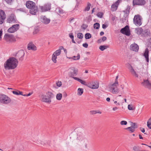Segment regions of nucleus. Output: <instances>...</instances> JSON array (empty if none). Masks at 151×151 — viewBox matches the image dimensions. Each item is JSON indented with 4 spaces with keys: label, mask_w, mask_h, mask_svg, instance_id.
Segmentation results:
<instances>
[{
    "label": "nucleus",
    "mask_w": 151,
    "mask_h": 151,
    "mask_svg": "<svg viewBox=\"0 0 151 151\" xmlns=\"http://www.w3.org/2000/svg\"><path fill=\"white\" fill-rule=\"evenodd\" d=\"M4 39L9 43L14 42L16 41V39L13 35L9 34H6L4 36Z\"/></svg>",
    "instance_id": "6"
},
{
    "label": "nucleus",
    "mask_w": 151,
    "mask_h": 151,
    "mask_svg": "<svg viewBox=\"0 0 151 151\" xmlns=\"http://www.w3.org/2000/svg\"><path fill=\"white\" fill-rule=\"evenodd\" d=\"M119 84L113 83L112 84H109L108 85L109 91L113 94H117L119 92V90L118 86Z\"/></svg>",
    "instance_id": "4"
},
{
    "label": "nucleus",
    "mask_w": 151,
    "mask_h": 151,
    "mask_svg": "<svg viewBox=\"0 0 151 151\" xmlns=\"http://www.w3.org/2000/svg\"><path fill=\"white\" fill-rule=\"evenodd\" d=\"M40 21L45 24H48L50 22V19L45 16H42L40 18Z\"/></svg>",
    "instance_id": "16"
},
{
    "label": "nucleus",
    "mask_w": 151,
    "mask_h": 151,
    "mask_svg": "<svg viewBox=\"0 0 151 151\" xmlns=\"http://www.w3.org/2000/svg\"><path fill=\"white\" fill-rule=\"evenodd\" d=\"M97 42L98 43H101V42L103 41H102L101 39H100L98 40Z\"/></svg>",
    "instance_id": "60"
},
{
    "label": "nucleus",
    "mask_w": 151,
    "mask_h": 151,
    "mask_svg": "<svg viewBox=\"0 0 151 151\" xmlns=\"http://www.w3.org/2000/svg\"><path fill=\"white\" fill-rule=\"evenodd\" d=\"M103 15V14L101 12H99L97 14V16L99 17L102 18Z\"/></svg>",
    "instance_id": "47"
},
{
    "label": "nucleus",
    "mask_w": 151,
    "mask_h": 151,
    "mask_svg": "<svg viewBox=\"0 0 151 151\" xmlns=\"http://www.w3.org/2000/svg\"><path fill=\"white\" fill-rule=\"evenodd\" d=\"M147 126L150 129H151V123H148V122H147Z\"/></svg>",
    "instance_id": "50"
},
{
    "label": "nucleus",
    "mask_w": 151,
    "mask_h": 151,
    "mask_svg": "<svg viewBox=\"0 0 151 151\" xmlns=\"http://www.w3.org/2000/svg\"><path fill=\"white\" fill-rule=\"evenodd\" d=\"M90 113L92 114H96V110L91 111H90Z\"/></svg>",
    "instance_id": "52"
},
{
    "label": "nucleus",
    "mask_w": 151,
    "mask_h": 151,
    "mask_svg": "<svg viewBox=\"0 0 151 151\" xmlns=\"http://www.w3.org/2000/svg\"><path fill=\"white\" fill-rule=\"evenodd\" d=\"M146 3L145 0H133V4L134 5H144Z\"/></svg>",
    "instance_id": "18"
},
{
    "label": "nucleus",
    "mask_w": 151,
    "mask_h": 151,
    "mask_svg": "<svg viewBox=\"0 0 151 151\" xmlns=\"http://www.w3.org/2000/svg\"><path fill=\"white\" fill-rule=\"evenodd\" d=\"M40 30L37 27L35 28V30L33 32V34L34 35L37 34L40 31Z\"/></svg>",
    "instance_id": "39"
},
{
    "label": "nucleus",
    "mask_w": 151,
    "mask_h": 151,
    "mask_svg": "<svg viewBox=\"0 0 151 151\" xmlns=\"http://www.w3.org/2000/svg\"><path fill=\"white\" fill-rule=\"evenodd\" d=\"M83 92V89L82 88H79L78 89L77 94L78 95H81Z\"/></svg>",
    "instance_id": "30"
},
{
    "label": "nucleus",
    "mask_w": 151,
    "mask_h": 151,
    "mask_svg": "<svg viewBox=\"0 0 151 151\" xmlns=\"http://www.w3.org/2000/svg\"><path fill=\"white\" fill-rule=\"evenodd\" d=\"M80 56L79 54H77V56H74L72 57H70L69 58L70 59H73L74 60H78L80 59Z\"/></svg>",
    "instance_id": "27"
},
{
    "label": "nucleus",
    "mask_w": 151,
    "mask_h": 151,
    "mask_svg": "<svg viewBox=\"0 0 151 151\" xmlns=\"http://www.w3.org/2000/svg\"><path fill=\"white\" fill-rule=\"evenodd\" d=\"M139 129L143 133H144L145 132V129L142 127H140L139 128Z\"/></svg>",
    "instance_id": "56"
},
{
    "label": "nucleus",
    "mask_w": 151,
    "mask_h": 151,
    "mask_svg": "<svg viewBox=\"0 0 151 151\" xmlns=\"http://www.w3.org/2000/svg\"><path fill=\"white\" fill-rule=\"evenodd\" d=\"M137 33L138 35H140L143 32V29L141 28H139L136 29Z\"/></svg>",
    "instance_id": "33"
},
{
    "label": "nucleus",
    "mask_w": 151,
    "mask_h": 151,
    "mask_svg": "<svg viewBox=\"0 0 151 151\" xmlns=\"http://www.w3.org/2000/svg\"><path fill=\"white\" fill-rule=\"evenodd\" d=\"M78 37L80 39H82L83 37V35L82 33H79L78 34Z\"/></svg>",
    "instance_id": "45"
},
{
    "label": "nucleus",
    "mask_w": 151,
    "mask_h": 151,
    "mask_svg": "<svg viewBox=\"0 0 151 151\" xmlns=\"http://www.w3.org/2000/svg\"><path fill=\"white\" fill-rule=\"evenodd\" d=\"M74 79L78 81L80 83H81L82 84L84 85H86V82L85 81H83L82 80L78 78H74Z\"/></svg>",
    "instance_id": "26"
},
{
    "label": "nucleus",
    "mask_w": 151,
    "mask_h": 151,
    "mask_svg": "<svg viewBox=\"0 0 151 151\" xmlns=\"http://www.w3.org/2000/svg\"><path fill=\"white\" fill-rule=\"evenodd\" d=\"M104 34V33L103 32H101L100 33V35L101 36H102Z\"/></svg>",
    "instance_id": "63"
},
{
    "label": "nucleus",
    "mask_w": 151,
    "mask_h": 151,
    "mask_svg": "<svg viewBox=\"0 0 151 151\" xmlns=\"http://www.w3.org/2000/svg\"><path fill=\"white\" fill-rule=\"evenodd\" d=\"M18 62L17 60L14 58H11L8 59L4 64L5 69H13L17 66Z\"/></svg>",
    "instance_id": "2"
},
{
    "label": "nucleus",
    "mask_w": 151,
    "mask_h": 151,
    "mask_svg": "<svg viewBox=\"0 0 151 151\" xmlns=\"http://www.w3.org/2000/svg\"><path fill=\"white\" fill-rule=\"evenodd\" d=\"M118 109V108L117 107H114L113 108V110H114V111H116V110H117V109Z\"/></svg>",
    "instance_id": "62"
},
{
    "label": "nucleus",
    "mask_w": 151,
    "mask_h": 151,
    "mask_svg": "<svg viewBox=\"0 0 151 151\" xmlns=\"http://www.w3.org/2000/svg\"><path fill=\"white\" fill-rule=\"evenodd\" d=\"M56 84L58 87H60L62 85V83L61 81H58L56 82Z\"/></svg>",
    "instance_id": "48"
},
{
    "label": "nucleus",
    "mask_w": 151,
    "mask_h": 151,
    "mask_svg": "<svg viewBox=\"0 0 151 151\" xmlns=\"http://www.w3.org/2000/svg\"><path fill=\"white\" fill-rule=\"evenodd\" d=\"M12 92L14 94L16 95H22V92L18 91H13Z\"/></svg>",
    "instance_id": "32"
},
{
    "label": "nucleus",
    "mask_w": 151,
    "mask_h": 151,
    "mask_svg": "<svg viewBox=\"0 0 151 151\" xmlns=\"http://www.w3.org/2000/svg\"><path fill=\"white\" fill-rule=\"evenodd\" d=\"M57 57L54 54H52V61L55 63H56L57 62L56 59Z\"/></svg>",
    "instance_id": "35"
},
{
    "label": "nucleus",
    "mask_w": 151,
    "mask_h": 151,
    "mask_svg": "<svg viewBox=\"0 0 151 151\" xmlns=\"http://www.w3.org/2000/svg\"><path fill=\"white\" fill-rule=\"evenodd\" d=\"M8 4L11 5L14 0H4Z\"/></svg>",
    "instance_id": "42"
},
{
    "label": "nucleus",
    "mask_w": 151,
    "mask_h": 151,
    "mask_svg": "<svg viewBox=\"0 0 151 151\" xmlns=\"http://www.w3.org/2000/svg\"><path fill=\"white\" fill-rule=\"evenodd\" d=\"M94 28L96 29H98L100 27V24L98 23H96L94 24Z\"/></svg>",
    "instance_id": "36"
},
{
    "label": "nucleus",
    "mask_w": 151,
    "mask_h": 151,
    "mask_svg": "<svg viewBox=\"0 0 151 151\" xmlns=\"http://www.w3.org/2000/svg\"><path fill=\"white\" fill-rule=\"evenodd\" d=\"M24 52L23 50H20L18 51L16 55V58H19V60L22 61L23 60Z\"/></svg>",
    "instance_id": "15"
},
{
    "label": "nucleus",
    "mask_w": 151,
    "mask_h": 151,
    "mask_svg": "<svg viewBox=\"0 0 151 151\" xmlns=\"http://www.w3.org/2000/svg\"><path fill=\"white\" fill-rule=\"evenodd\" d=\"M26 7L30 9L29 13L32 15H36L38 11V8L36 6L35 3L32 1H27L25 3Z\"/></svg>",
    "instance_id": "3"
},
{
    "label": "nucleus",
    "mask_w": 151,
    "mask_h": 151,
    "mask_svg": "<svg viewBox=\"0 0 151 151\" xmlns=\"http://www.w3.org/2000/svg\"><path fill=\"white\" fill-rule=\"evenodd\" d=\"M88 45L87 43H83V46L86 48H87Z\"/></svg>",
    "instance_id": "55"
},
{
    "label": "nucleus",
    "mask_w": 151,
    "mask_h": 151,
    "mask_svg": "<svg viewBox=\"0 0 151 151\" xmlns=\"http://www.w3.org/2000/svg\"><path fill=\"white\" fill-rule=\"evenodd\" d=\"M143 55L145 58L147 62H149V50L148 48L146 49Z\"/></svg>",
    "instance_id": "24"
},
{
    "label": "nucleus",
    "mask_w": 151,
    "mask_h": 151,
    "mask_svg": "<svg viewBox=\"0 0 151 151\" xmlns=\"http://www.w3.org/2000/svg\"><path fill=\"white\" fill-rule=\"evenodd\" d=\"M62 95L61 93H58L56 95V99L58 100H60L62 98Z\"/></svg>",
    "instance_id": "37"
},
{
    "label": "nucleus",
    "mask_w": 151,
    "mask_h": 151,
    "mask_svg": "<svg viewBox=\"0 0 151 151\" xmlns=\"http://www.w3.org/2000/svg\"><path fill=\"white\" fill-rule=\"evenodd\" d=\"M56 11L58 14H62L65 12L64 11L60 8H57L56 9Z\"/></svg>",
    "instance_id": "28"
},
{
    "label": "nucleus",
    "mask_w": 151,
    "mask_h": 151,
    "mask_svg": "<svg viewBox=\"0 0 151 151\" xmlns=\"http://www.w3.org/2000/svg\"><path fill=\"white\" fill-rule=\"evenodd\" d=\"M141 84L145 88L148 89L151 88V83L148 80H144L141 83Z\"/></svg>",
    "instance_id": "14"
},
{
    "label": "nucleus",
    "mask_w": 151,
    "mask_h": 151,
    "mask_svg": "<svg viewBox=\"0 0 151 151\" xmlns=\"http://www.w3.org/2000/svg\"><path fill=\"white\" fill-rule=\"evenodd\" d=\"M11 99L4 94L0 95V102L4 104H8L11 102Z\"/></svg>",
    "instance_id": "5"
},
{
    "label": "nucleus",
    "mask_w": 151,
    "mask_h": 151,
    "mask_svg": "<svg viewBox=\"0 0 151 151\" xmlns=\"http://www.w3.org/2000/svg\"><path fill=\"white\" fill-rule=\"evenodd\" d=\"M107 39L106 37L105 36L103 37H101V40L103 42L105 41Z\"/></svg>",
    "instance_id": "51"
},
{
    "label": "nucleus",
    "mask_w": 151,
    "mask_h": 151,
    "mask_svg": "<svg viewBox=\"0 0 151 151\" xmlns=\"http://www.w3.org/2000/svg\"><path fill=\"white\" fill-rule=\"evenodd\" d=\"M69 36L71 39H74V36L73 33H70L69 34Z\"/></svg>",
    "instance_id": "49"
},
{
    "label": "nucleus",
    "mask_w": 151,
    "mask_h": 151,
    "mask_svg": "<svg viewBox=\"0 0 151 151\" xmlns=\"http://www.w3.org/2000/svg\"><path fill=\"white\" fill-rule=\"evenodd\" d=\"M55 95L51 92L47 91L45 94L41 93L39 96L40 100L42 102L50 104L52 101L51 99L55 97Z\"/></svg>",
    "instance_id": "1"
},
{
    "label": "nucleus",
    "mask_w": 151,
    "mask_h": 151,
    "mask_svg": "<svg viewBox=\"0 0 151 151\" xmlns=\"http://www.w3.org/2000/svg\"><path fill=\"white\" fill-rule=\"evenodd\" d=\"M86 21L90 22L91 20V16H89L87 17L86 18Z\"/></svg>",
    "instance_id": "43"
},
{
    "label": "nucleus",
    "mask_w": 151,
    "mask_h": 151,
    "mask_svg": "<svg viewBox=\"0 0 151 151\" xmlns=\"http://www.w3.org/2000/svg\"><path fill=\"white\" fill-rule=\"evenodd\" d=\"M84 139V137L83 133L81 132L78 133L77 134V137L74 140V142L76 144H78L80 143L83 142Z\"/></svg>",
    "instance_id": "8"
},
{
    "label": "nucleus",
    "mask_w": 151,
    "mask_h": 151,
    "mask_svg": "<svg viewBox=\"0 0 151 151\" xmlns=\"http://www.w3.org/2000/svg\"><path fill=\"white\" fill-rule=\"evenodd\" d=\"M119 5V2L118 1H117L114 4L112 5L111 7V10L113 12L116 10Z\"/></svg>",
    "instance_id": "23"
},
{
    "label": "nucleus",
    "mask_w": 151,
    "mask_h": 151,
    "mask_svg": "<svg viewBox=\"0 0 151 151\" xmlns=\"http://www.w3.org/2000/svg\"><path fill=\"white\" fill-rule=\"evenodd\" d=\"M87 86L91 89H97L99 87V83L98 81H95L88 83Z\"/></svg>",
    "instance_id": "9"
},
{
    "label": "nucleus",
    "mask_w": 151,
    "mask_h": 151,
    "mask_svg": "<svg viewBox=\"0 0 151 151\" xmlns=\"http://www.w3.org/2000/svg\"><path fill=\"white\" fill-rule=\"evenodd\" d=\"M39 8L41 10L42 12H45L50 10L51 9V4H47L43 6H39Z\"/></svg>",
    "instance_id": "10"
},
{
    "label": "nucleus",
    "mask_w": 151,
    "mask_h": 151,
    "mask_svg": "<svg viewBox=\"0 0 151 151\" xmlns=\"http://www.w3.org/2000/svg\"><path fill=\"white\" fill-rule=\"evenodd\" d=\"M7 22L9 23H14L16 21L15 16L13 14H11L8 18L7 19Z\"/></svg>",
    "instance_id": "17"
},
{
    "label": "nucleus",
    "mask_w": 151,
    "mask_h": 151,
    "mask_svg": "<svg viewBox=\"0 0 151 151\" xmlns=\"http://www.w3.org/2000/svg\"><path fill=\"white\" fill-rule=\"evenodd\" d=\"M87 27V25L86 24H83L82 26V27L84 29H85Z\"/></svg>",
    "instance_id": "54"
},
{
    "label": "nucleus",
    "mask_w": 151,
    "mask_h": 151,
    "mask_svg": "<svg viewBox=\"0 0 151 151\" xmlns=\"http://www.w3.org/2000/svg\"><path fill=\"white\" fill-rule=\"evenodd\" d=\"M108 27V25L105 24H102V27L104 29H105Z\"/></svg>",
    "instance_id": "57"
},
{
    "label": "nucleus",
    "mask_w": 151,
    "mask_h": 151,
    "mask_svg": "<svg viewBox=\"0 0 151 151\" xmlns=\"http://www.w3.org/2000/svg\"><path fill=\"white\" fill-rule=\"evenodd\" d=\"M114 103L115 104L117 103L116 105L118 106H119L120 105V104L119 103H117V101H115L114 102Z\"/></svg>",
    "instance_id": "61"
},
{
    "label": "nucleus",
    "mask_w": 151,
    "mask_h": 151,
    "mask_svg": "<svg viewBox=\"0 0 151 151\" xmlns=\"http://www.w3.org/2000/svg\"><path fill=\"white\" fill-rule=\"evenodd\" d=\"M125 129L130 133L134 132L135 130V129H134V128L131 127L127 128Z\"/></svg>",
    "instance_id": "25"
},
{
    "label": "nucleus",
    "mask_w": 151,
    "mask_h": 151,
    "mask_svg": "<svg viewBox=\"0 0 151 151\" xmlns=\"http://www.w3.org/2000/svg\"><path fill=\"white\" fill-rule=\"evenodd\" d=\"M6 15L4 12L0 9V24H2L6 18Z\"/></svg>",
    "instance_id": "13"
},
{
    "label": "nucleus",
    "mask_w": 151,
    "mask_h": 151,
    "mask_svg": "<svg viewBox=\"0 0 151 151\" xmlns=\"http://www.w3.org/2000/svg\"><path fill=\"white\" fill-rule=\"evenodd\" d=\"M142 18L139 14L135 15L134 18V24L140 26L142 24Z\"/></svg>",
    "instance_id": "7"
},
{
    "label": "nucleus",
    "mask_w": 151,
    "mask_h": 151,
    "mask_svg": "<svg viewBox=\"0 0 151 151\" xmlns=\"http://www.w3.org/2000/svg\"><path fill=\"white\" fill-rule=\"evenodd\" d=\"M120 32L127 36H129L130 34V32L129 28L127 25L125 26L124 28H122L120 30Z\"/></svg>",
    "instance_id": "12"
},
{
    "label": "nucleus",
    "mask_w": 151,
    "mask_h": 151,
    "mask_svg": "<svg viewBox=\"0 0 151 151\" xmlns=\"http://www.w3.org/2000/svg\"><path fill=\"white\" fill-rule=\"evenodd\" d=\"M109 47V46L107 45H101L99 46V49L103 51Z\"/></svg>",
    "instance_id": "29"
},
{
    "label": "nucleus",
    "mask_w": 151,
    "mask_h": 151,
    "mask_svg": "<svg viewBox=\"0 0 151 151\" xmlns=\"http://www.w3.org/2000/svg\"><path fill=\"white\" fill-rule=\"evenodd\" d=\"M96 113H99L100 114H101V112L99 111V110H96Z\"/></svg>",
    "instance_id": "58"
},
{
    "label": "nucleus",
    "mask_w": 151,
    "mask_h": 151,
    "mask_svg": "<svg viewBox=\"0 0 151 151\" xmlns=\"http://www.w3.org/2000/svg\"><path fill=\"white\" fill-rule=\"evenodd\" d=\"M120 124L121 125H126L127 124V122L125 121H122L120 122Z\"/></svg>",
    "instance_id": "46"
},
{
    "label": "nucleus",
    "mask_w": 151,
    "mask_h": 151,
    "mask_svg": "<svg viewBox=\"0 0 151 151\" xmlns=\"http://www.w3.org/2000/svg\"><path fill=\"white\" fill-rule=\"evenodd\" d=\"M91 36L89 33H86L85 36V38L86 39H89L91 37Z\"/></svg>",
    "instance_id": "38"
},
{
    "label": "nucleus",
    "mask_w": 151,
    "mask_h": 151,
    "mask_svg": "<svg viewBox=\"0 0 151 151\" xmlns=\"http://www.w3.org/2000/svg\"><path fill=\"white\" fill-rule=\"evenodd\" d=\"M118 76H117L116 77V79L115 80V81L114 83H116V84H118V82L117 81V79H118Z\"/></svg>",
    "instance_id": "53"
},
{
    "label": "nucleus",
    "mask_w": 151,
    "mask_h": 151,
    "mask_svg": "<svg viewBox=\"0 0 151 151\" xmlns=\"http://www.w3.org/2000/svg\"><path fill=\"white\" fill-rule=\"evenodd\" d=\"M91 4L89 3H88L87 6L85 8L84 11H88L89 10Z\"/></svg>",
    "instance_id": "41"
},
{
    "label": "nucleus",
    "mask_w": 151,
    "mask_h": 151,
    "mask_svg": "<svg viewBox=\"0 0 151 151\" xmlns=\"http://www.w3.org/2000/svg\"><path fill=\"white\" fill-rule=\"evenodd\" d=\"M133 149L134 151H138L137 150V148L136 146L134 147H133Z\"/></svg>",
    "instance_id": "59"
},
{
    "label": "nucleus",
    "mask_w": 151,
    "mask_h": 151,
    "mask_svg": "<svg viewBox=\"0 0 151 151\" xmlns=\"http://www.w3.org/2000/svg\"><path fill=\"white\" fill-rule=\"evenodd\" d=\"M131 127L134 128V129H135L137 128V125L135 123L131 122Z\"/></svg>",
    "instance_id": "40"
},
{
    "label": "nucleus",
    "mask_w": 151,
    "mask_h": 151,
    "mask_svg": "<svg viewBox=\"0 0 151 151\" xmlns=\"http://www.w3.org/2000/svg\"><path fill=\"white\" fill-rule=\"evenodd\" d=\"M128 68L130 70V72L132 75L135 76L136 77H138V75L136 73V72L134 71L132 66L129 64H128Z\"/></svg>",
    "instance_id": "20"
},
{
    "label": "nucleus",
    "mask_w": 151,
    "mask_h": 151,
    "mask_svg": "<svg viewBox=\"0 0 151 151\" xmlns=\"http://www.w3.org/2000/svg\"><path fill=\"white\" fill-rule=\"evenodd\" d=\"M130 49L133 51L137 52L138 51L139 47L137 44L134 43L131 45L130 46Z\"/></svg>",
    "instance_id": "22"
},
{
    "label": "nucleus",
    "mask_w": 151,
    "mask_h": 151,
    "mask_svg": "<svg viewBox=\"0 0 151 151\" xmlns=\"http://www.w3.org/2000/svg\"><path fill=\"white\" fill-rule=\"evenodd\" d=\"M128 109L130 110H132L134 109V108H133V106L132 105H129L128 106Z\"/></svg>",
    "instance_id": "44"
},
{
    "label": "nucleus",
    "mask_w": 151,
    "mask_h": 151,
    "mask_svg": "<svg viewBox=\"0 0 151 151\" xmlns=\"http://www.w3.org/2000/svg\"><path fill=\"white\" fill-rule=\"evenodd\" d=\"M71 70L72 71L70 72L69 73L68 75L70 77H72L74 79V78H76V77H74V76L77 75L78 70L77 69H75L74 68H72Z\"/></svg>",
    "instance_id": "19"
},
{
    "label": "nucleus",
    "mask_w": 151,
    "mask_h": 151,
    "mask_svg": "<svg viewBox=\"0 0 151 151\" xmlns=\"http://www.w3.org/2000/svg\"><path fill=\"white\" fill-rule=\"evenodd\" d=\"M147 122H148L149 123H151V118H150L148 119Z\"/></svg>",
    "instance_id": "64"
},
{
    "label": "nucleus",
    "mask_w": 151,
    "mask_h": 151,
    "mask_svg": "<svg viewBox=\"0 0 151 151\" xmlns=\"http://www.w3.org/2000/svg\"><path fill=\"white\" fill-rule=\"evenodd\" d=\"M27 49L28 50L35 51L37 50V47L32 42H29L28 45Z\"/></svg>",
    "instance_id": "21"
},
{
    "label": "nucleus",
    "mask_w": 151,
    "mask_h": 151,
    "mask_svg": "<svg viewBox=\"0 0 151 151\" xmlns=\"http://www.w3.org/2000/svg\"><path fill=\"white\" fill-rule=\"evenodd\" d=\"M19 28V24H16L13 25L12 26L9 28L8 30V31L9 33H14L17 31Z\"/></svg>",
    "instance_id": "11"
},
{
    "label": "nucleus",
    "mask_w": 151,
    "mask_h": 151,
    "mask_svg": "<svg viewBox=\"0 0 151 151\" xmlns=\"http://www.w3.org/2000/svg\"><path fill=\"white\" fill-rule=\"evenodd\" d=\"M61 52V51L60 50V49H58L54 52L53 54H54L57 57L58 56L60 55Z\"/></svg>",
    "instance_id": "31"
},
{
    "label": "nucleus",
    "mask_w": 151,
    "mask_h": 151,
    "mask_svg": "<svg viewBox=\"0 0 151 151\" xmlns=\"http://www.w3.org/2000/svg\"><path fill=\"white\" fill-rule=\"evenodd\" d=\"M32 139L33 141L37 144H39V139L38 137L37 136H36L34 137Z\"/></svg>",
    "instance_id": "34"
}]
</instances>
